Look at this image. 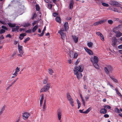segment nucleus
<instances>
[{"mask_svg":"<svg viewBox=\"0 0 122 122\" xmlns=\"http://www.w3.org/2000/svg\"><path fill=\"white\" fill-rule=\"evenodd\" d=\"M83 70V69L81 65L79 66L78 67L76 66L74 67V74L76 75L78 80H79L81 78L82 74L81 72H82Z\"/></svg>","mask_w":122,"mask_h":122,"instance_id":"f257e3e1","label":"nucleus"},{"mask_svg":"<svg viewBox=\"0 0 122 122\" xmlns=\"http://www.w3.org/2000/svg\"><path fill=\"white\" fill-rule=\"evenodd\" d=\"M91 60L95 67L97 69H99V67L98 64V57L97 56H95L93 58H91Z\"/></svg>","mask_w":122,"mask_h":122,"instance_id":"f03ea898","label":"nucleus"},{"mask_svg":"<svg viewBox=\"0 0 122 122\" xmlns=\"http://www.w3.org/2000/svg\"><path fill=\"white\" fill-rule=\"evenodd\" d=\"M50 83H47L46 85L44 86L43 88L41 89L40 91V92H46L50 88Z\"/></svg>","mask_w":122,"mask_h":122,"instance_id":"7ed1b4c3","label":"nucleus"},{"mask_svg":"<svg viewBox=\"0 0 122 122\" xmlns=\"http://www.w3.org/2000/svg\"><path fill=\"white\" fill-rule=\"evenodd\" d=\"M66 97L67 100L69 101V103L72 107L74 105L73 103L74 102L73 99L68 92H67L66 94Z\"/></svg>","mask_w":122,"mask_h":122,"instance_id":"20e7f679","label":"nucleus"},{"mask_svg":"<svg viewBox=\"0 0 122 122\" xmlns=\"http://www.w3.org/2000/svg\"><path fill=\"white\" fill-rule=\"evenodd\" d=\"M104 69L106 73L107 74H108L109 73L112 72V68L110 66H107L104 67Z\"/></svg>","mask_w":122,"mask_h":122,"instance_id":"39448f33","label":"nucleus"},{"mask_svg":"<svg viewBox=\"0 0 122 122\" xmlns=\"http://www.w3.org/2000/svg\"><path fill=\"white\" fill-rule=\"evenodd\" d=\"M109 4L112 5L117 7H119L121 5V4L118 2L113 0L110 1Z\"/></svg>","mask_w":122,"mask_h":122,"instance_id":"423d86ee","label":"nucleus"},{"mask_svg":"<svg viewBox=\"0 0 122 122\" xmlns=\"http://www.w3.org/2000/svg\"><path fill=\"white\" fill-rule=\"evenodd\" d=\"M117 28H114L113 30V31L116 34V36L117 37H119L122 36V33L119 31L116 30Z\"/></svg>","mask_w":122,"mask_h":122,"instance_id":"0eeeda50","label":"nucleus"},{"mask_svg":"<svg viewBox=\"0 0 122 122\" xmlns=\"http://www.w3.org/2000/svg\"><path fill=\"white\" fill-rule=\"evenodd\" d=\"M30 115V114L27 112L24 113L22 115L23 119L25 120L28 119Z\"/></svg>","mask_w":122,"mask_h":122,"instance_id":"6e6552de","label":"nucleus"},{"mask_svg":"<svg viewBox=\"0 0 122 122\" xmlns=\"http://www.w3.org/2000/svg\"><path fill=\"white\" fill-rule=\"evenodd\" d=\"M57 116L58 120H60L62 116V112L60 110H59L57 111Z\"/></svg>","mask_w":122,"mask_h":122,"instance_id":"1a4fd4ad","label":"nucleus"},{"mask_svg":"<svg viewBox=\"0 0 122 122\" xmlns=\"http://www.w3.org/2000/svg\"><path fill=\"white\" fill-rule=\"evenodd\" d=\"M91 110V107H89L88 108L87 110L86 111L84 112H83L82 111L83 110H79V112L81 113H87Z\"/></svg>","mask_w":122,"mask_h":122,"instance_id":"9d476101","label":"nucleus"},{"mask_svg":"<svg viewBox=\"0 0 122 122\" xmlns=\"http://www.w3.org/2000/svg\"><path fill=\"white\" fill-rule=\"evenodd\" d=\"M84 49L89 55H92L93 54V53L92 51L90 49H88L86 47H85Z\"/></svg>","mask_w":122,"mask_h":122,"instance_id":"9b49d317","label":"nucleus"},{"mask_svg":"<svg viewBox=\"0 0 122 122\" xmlns=\"http://www.w3.org/2000/svg\"><path fill=\"white\" fill-rule=\"evenodd\" d=\"M107 9L112 10L115 12H116L119 13L121 12L119 10L116 8H114L113 7L112 8H109L108 9Z\"/></svg>","mask_w":122,"mask_h":122,"instance_id":"f8f14e48","label":"nucleus"},{"mask_svg":"<svg viewBox=\"0 0 122 122\" xmlns=\"http://www.w3.org/2000/svg\"><path fill=\"white\" fill-rule=\"evenodd\" d=\"M74 4V2L73 0H71L70 2L69 5V9H70L72 10V9Z\"/></svg>","mask_w":122,"mask_h":122,"instance_id":"ddd939ff","label":"nucleus"},{"mask_svg":"<svg viewBox=\"0 0 122 122\" xmlns=\"http://www.w3.org/2000/svg\"><path fill=\"white\" fill-rule=\"evenodd\" d=\"M41 98L40 100V106L41 107L42 105V103L44 99V95L42 94L41 95Z\"/></svg>","mask_w":122,"mask_h":122,"instance_id":"4468645a","label":"nucleus"},{"mask_svg":"<svg viewBox=\"0 0 122 122\" xmlns=\"http://www.w3.org/2000/svg\"><path fill=\"white\" fill-rule=\"evenodd\" d=\"M61 31H60V32H59V33L61 36V38L63 39H64L65 38V37L66 36V34H65L64 32H61Z\"/></svg>","mask_w":122,"mask_h":122,"instance_id":"2eb2a0df","label":"nucleus"},{"mask_svg":"<svg viewBox=\"0 0 122 122\" xmlns=\"http://www.w3.org/2000/svg\"><path fill=\"white\" fill-rule=\"evenodd\" d=\"M26 36V34L25 33H22L20 35V36L19 38L20 40H22L24 38V37Z\"/></svg>","mask_w":122,"mask_h":122,"instance_id":"dca6fc26","label":"nucleus"},{"mask_svg":"<svg viewBox=\"0 0 122 122\" xmlns=\"http://www.w3.org/2000/svg\"><path fill=\"white\" fill-rule=\"evenodd\" d=\"M19 26H16L15 28H12V32H14L17 31V32H18L19 31L18 30L19 29Z\"/></svg>","mask_w":122,"mask_h":122,"instance_id":"f3484780","label":"nucleus"},{"mask_svg":"<svg viewBox=\"0 0 122 122\" xmlns=\"http://www.w3.org/2000/svg\"><path fill=\"white\" fill-rule=\"evenodd\" d=\"M72 37L74 41L76 43L78 41V38L75 36H72Z\"/></svg>","mask_w":122,"mask_h":122,"instance_id":"a211bd4d","label":"nucleus"},{"mask_svg":"<svg viewBox=\"0 0 122 122\" xmlns=\"http://www.w3.org/2000/svg\"><path fill=\"white\" fill-rule=\"evenodd\" d=\"M100 112L101 113L105 114L107 112V110L104 108H102L100 110Z\"/></svg>","mask_w":122,"mask_h":122,"instance_id":"6ab92c4d","label":"nucleus"},{"mask_svg":"<svg viewBox=\"0 0 122 122\" xmlns=\"http://www.w3.org/2000/svg\"><path fill=\"white\" fill-rule=\"evenodd\" d=\"M65 30L66 31L67 30L68 28V24L67 22H65L64 25Z\"/></svg>","mask_w":122,"mask_h":122,"instance_id":"aec40b11","label":"nucleus"},{"mask_svg":"<svg viewBox=\"0 0 122 122\" xmlns=\"http://www.w3.org/2000/svg\"><path fill=\"white\" fill-rule=\"evenodd\" d=\"M6 106L5 105H4L2 107L1 110H0V114L2 113L4 111L5 107Z\"/></svg>","mask_w":122,"mask_h":122,"instance_id":"412c9836","label":"nucleus"},{"mask_svg":"<svg viewBox=\"0 0 122 122\" xmlns=\"http://www.w3.org/2000/svg\"><path fill=\"white\" fill-rule=\"evenodd\" d=\"M117 40L116 39H114L112 41V45L113 46H115L117 44Z\"/></svg>","mask_w":122,"mask_h":122,"instance_id":"4be33fe9","label":"nucleus"},{"mask_svg":"<svg viewBox=\"0 0 122 122\" xmlns=\"http://www.w3.org/2000/svg\"><path fill=\"white\" fill-rule=\"evenodd\" d=\"M8 25H9V27H14L15 26V24H12L11 23H8Z\"/></svg>","mask_w":122,"mask_h":122,"instance_id":"5701e85b","label":"nucleus"},{"mask_svg":"<svg viewBox=\"0 0 122 122\" xmlns=\"http://www.w3.org/2000/svg\"><path fill=\"white\" fill-rule=\"evenodd\" d=\"M56 20L57 22L59 23H61V19L59 17H58V16L56 18Z\"/></svg>","mask_w":122,"mask_h":122,"instance_id":"b1692460","label":"nucleus"},{"mask_svg":"<svg viewBox=\"0 0 122 122\" xmlns=\"http://www.w3.org/2000/svg\"><path fill=\"white\" fill-rule=\"evenodd\" d=\"M30 25V24L29 23H25L23 24V26L24 27H28Z\"/></svg>","mask_w":122,"mask_h":122,"instance_id":"393cba45","label":"nucleus"},{"mask_svg":"<svg viewBox=\"0 0 122 122\" xmlns=\"http://www.w3.org/2000/svg\"><path fill=\"white\" fill-rule=\"evenodd\" d=\"M106 21V19H103L101 20H100L99 21V25L102 24L104 23Z\"/></svg>","mask_w":122,"mask_h":122,"instance_id":"a878e982","label":"nucleus"},{"mask_svg":"<svg viewBox=\"0 0 122 122\" xmlns=\"http://www.w3.org/2000/svg\"><path fill=\"white\" fill-rule=\"evenodd\" d=\"M38 26H37V25H35L32 29V32H34L38 28Z\"/></svg>","mask_w":122,"mask_h":122,"instance_id":"bb28decb","label":"nucleus"},{"mask_svg":"<svg viewBox=\"0 0 122 122\" xmlns=\"http://www.w3.org/2000/svg\"><path fill=\"white\" fill-rule=\"evenodd\" d=\"M87 45L89 47H92L93 45V43L92 42H90L87 43Z\"/></svg>","mask_w":122,"mask_h":122,"instance_id":"cd10ccee","label":"nucleus"},{"mask_svg":"<svg viewBox=\"0 0 122 122\" xmlns=\"http://www.w3.org/2000/svg\"><path fill=\"white\" fill-rule=\"evenodd\" d=\"M48 80V78L47 77L46 79H44L43 81V84H46Z\"/></svg>","mask_w":122,"mask_h":122,"instance_id":"c85d7f7f","label":"nucleus"},{"mask_svg":"<svg viewBox=\"0 0 122 122\" xmlns=\"http://www.w3.org/2000/svg\"><path fill=\"white\" fill-rule=\"evenodd\" d=\"M49 73L50 75H52L53 73V71L51 69H48Z\"/></svg>","mask_w":122,"mask_h":122,"instance_id":"c756f323","label":"nucleus"},{"mask_svg":"<svg viewBox=\"0 0 122 122\" xmlns=\"http://www.w3.org/2000/svg\"><path fill=\"white\" fill-rule=\"evenodd\" d=\"M102 5L103 6L105 7H107L109 6V5L108 4L104 2L102 3Z\"/></svg>","mask_w":122,"mask_h":122,"instance_id":"7c9ffc66","label":"nucleus"},{"mask_svg":"<svg viewBox=\"0 0 122 122\" xmlns=\"http://www.w3.org/2000/svg\"><path fill=\"white\" fill-rule=\"evenodd\" d=\"M18 51L22 50L23 47L22 46L19 45V43H18Z\"/></svg>","mask_w":122,"mask_h":122,"instance_id":"2f4dec72","label":"nucleus"},{"mask_svg":"<svg viewBox=\"0 0 122 122\" xmlns=\"http://www.w3.org/2000/svg\"><path fill=\"white\" fill-rule=\"evenodd\" d=\"M35 6L36 10L37 11H39L40 9V7L37 4H36V5Z\"/></svg>","mask_w":122,"mask_h":122,"instance_id":"473e14b6","label":"nucleus"},{"mask_svg":"<svg viewBox=\"0 0 122 122\" xmlns=\"http://www.w3.org/2000/svg\"><path fill=\"white\" fill-rule=\"evenodd\" d=\"M103 107L105 109H110L111 108V107L110 106L108 105H106L104 106Z\"/></svg>","mask_w":122,"mask_h":122,"instance_id":"72a5a7b5","label":"nucleus"},{"mask_svg":"<svg viewBox=\"0 0 122 122\" xmlns=\"http://www.w3.org/2000/svg\"><path fill=\"white\" fill-rule=\"evenodd\" d=\"M101 39L103 41H104V38L103 35L102 34L100 36Z\"/></svg>","mask_w":122,"mask_h":122,"instance_id":"f704fd0d","label":"nucleus"},{"mask_svg":"<svg viewBox=\"0 0 122 122\" xmlns=\"http://www.w3.org/2000/svg\"><path fill=\"white\" fill-rule=\"evenodd\" d=\"M107 21L109 24L111 25L113 23V21L112 20H108Z\"/></svg>","mask_w":122,"mask_h":122,"instance_id":"c9c22d12","label":"nucleus"},{"mask_svg":"<svg viewBox=\"0 0 122 122\" xmlns=\"http://www.w3.org/2000/svg\"><path fill=\"white\" fill-rule=\"evenodd\" d=\"M30 39V38L29 37H28L25 39L24 42L26 43L27 41H28Z\"/></svg>","mask_w":122,"mask_h":122,"instance_id":"e433bc0d","label":"nucleus"},{"mask_svg":"<svg viewBox=\"0 0 122 122\" xmlns=\"http://www.w3.org/2000/svg\"><path fill=\"white\" fill-rule=\"evenodd\" d=\"M31 29H30L28 30H27L25 31V32L26 33H31Z\"/></svg>","mask_w":122,"mask_h":122,"instance_id":"4c0bfd02","label":"nucleus"},{"mask_svg":"<svg viewBox=\"0 0 122 122\" xmlns=\"http://www.w3.org/2000/svg\"><path fill=\"white\" fill-rule=\"evenodd\" d=\"M78 55V54L76 52L75 53L74 55V58H76Z\"/></svg>","mask_w":122,"mask_h":122,"instance_id":"58836bf2","label":"nucleus"},{"mask_svg":"<svg viewBox=\"0 0 122 122\" xmlns=\"http://www.w3.org/2000/svg\"><path fill=\"white\" fill-rule=\"evenodd\" d=\"M99 25V21H97L96 22L94 23L93 24V25L94 26H96V25Z\"/></svg>","mask_w":122,"mask_h":122,"instance_id":"ea45409f","label":"nucleus"},{"mask_svg":"<svg viewBox=\"0 0 122 122\" xmlns=\"http://www.w3.org/2000/svg\"><path fill=\"white\" fill-rule=\"evenodd\" d=\"M1 28L2 29H3L5 30H8L7 28L6 27L4 26H1Z\"/></svg>","mask_w":122,"mask_h":122,"instance_id":"a19ab883","label":"nucleus"},{"mask_svg":"<svg viewBox=\"0 0 122 122\" xmlns=\"http://www.w3.org/2000/svg\"><path fill=\"white\" fill-rule=\"evenodd\" d=\"M115 111L116 112L118 113H119L120 112L119 109L117 108H115Z\"/></svg>","mask_w":122,"mask_h":122,"instance_id":"79ce46f5","label":"nucleus"},{"mask_svg":"<svg viewBox=\"0 0 122 122\" xmlns=\"http://www.w3.org/2000/svg\"><path fill=\"white\" fill-rule=\"evenodd\" d=\"M76 102L78 105H81V104L79 100L78 99H76Z\"/></svg>","mask_w":122,"mask_h":122,"instance_id":"37998d69","label":"nucleus"},{"mask_svg":"<svg viewBox=\"0 0 122 122\" xmlns=\"http://www.w3.org/2000/svg\"><path fill=\"white\" fill-rule=\"evenodd\" d=\"M20 70L19 69L18 67H17L15 70V72L18 73L20 71Z\"/></svg>","mask_w":122,"mask_h":122,"instance_id":"c03bdc74","label":"nucleus"},{"mask_svg":"<svg viewBox=\"0 0 122 122\" xmlns=\"http://www.w3.org/2000/svg\"><path fill=\"white\" fill-rule=\"evenodd\" d=\"M5 30L3 29H1L0 30V34L4 33L5 32Z\"/></svg>","mask_w":122,"mask_h":122,"instance_id":"a18cd8bd","label":"nucleus"},{"mask_svg":"<svg viewBox=\"0 0 122 122\" xmlns=\"http://www.w3.org/2000/svg\"><path fill=\"white\" fill-rule=\"evenodd\" d=\"M46 106V104L43 103V111H44L45 110Z\"/></svg>","mask_w":122,"mask_h":122,"instance_id":"49530a36","label":"nucleus"},{"mask_svg":"<svg viewBox=\"0 0 122 122\" xmlns=\"http://www.w3.org/2000/svg\"><path fill=\"white\" fill-rule=\"evenodd\" d=\"M96 34L97 35L99 36H100V35L102 34V33L100 32H96Z\"/></svg>","mask_w":122,"mask_h":122,"instance_id":"de8ad7c7","label":"nucleus"},{"mask_svg":"<svg viewBox=\"0 0 122 122\" xmlns=\"http://www.w3.org/2000/svg\"><path fill=\"white\" fill-rule=\"evenodd\" d=\"M19 53H20V54H23V52L22 50H19Z\"/></svg>","mask_w":122,"mask_h":122,"instance_id":"09e8293b","label":"nucleus"},{"mask_svg":"<svg viewBox=\"0 0 122 122\" xmlns=\"http://www.w3.org/2000/svg\"><path fill=\"white\" fill-rule=\"evenodd\" d=\"M48 6L50 9H51L52 7V5L51 4L48 5Z\"/></svg>","mask_w":122,"mask_h":122,"instance_id":"8fccbe9b","label":"nucleus"},{"mask_svg":"<svg viewBox=\"0 0 122 122\" xmlns=\"http://www.w3.org/2000/svg\"><path fill=\"white\" fill-rule=\"evenodd\" d=\"M9 37V38H11V36L10 35V34H7L6 35V37Z\"/></svg>","mask_w":122,"mask_h":122,"instance_id":"3c124183","label":"nucleus"},{"mask_svg":"<svg viewBox=\"0 0 122 122\" xmlns=\"http://www.w3.org/2000/svg\"><path fill=\"white\" fill-rule=\"evenodd\" d=\"M53 15L54 17H56V16H57V13H56V12H55V13H53Z\"/></svg>","mask_w":122,"mask_h":122,"instance_id":"603ef678","label":"nucleus"},{"mask_svg":"<svg viewBox=\"0 0 122 122\" xmlns=\"http://www.w3.org/2000/svg\"><path fill=\"white\" fill-rule=\"evenodd\" d=\"M117 94L119 95L121 97H122V96L121 95V93L119 92V91H117Z\"/></svg>","mask_w":122,"mask_h":122,"instance_id":"864d4df0","label":"nucleus"},{"mask_svg":"<svg viewBox=\"0 0 122 122\" xmlns=\"http://www.w3.org/2000/svg\"><path fill=\"white\" fill-rule=\"evenodd\" d=\"M104 117L105 118H107L109 117V115L107 114H105L104 115Z\"/></svg>","mask_w":122,"mask_h":122,"instance_id":"5fc2aeb1","label":"nucleus"},{"mask_svg":"<svg viewBox=\"0 0 122 122\" xmlns=\"http://www.w3.org/2000/svg\"><path fill=\"white\" fill-rule=\"evenodd\" d=\"M18 73L16 72L15 71V73H14L13 74V75L14 76H16L17 75H18Z\"/></svg>","mask_w":122,"mask_h":122,"instance_id":"6e6d98bb","label":"nucleus"},{"mask_svg":"<svg viewBox=\"0 0 122 122\" xmlns=\"http://www.w3.org/2000/svg\"><path fill=\"white\" fill-rule=\"evenodd\" d=\"M80 97H81V99L82 100H84V99H83V98L82 96V95L81 94H80Z\"/></svg>","mask_w":122,"mask_h":122,"instance_id":"4d7b16f0","label":"nucleus"},{"mask_svg":"<svg viewBox=\"0 0 122 122\" xmlns=\"http://www.w3.org/2000/svg\"><path fill=\"white\" fill-rule=\"evenodd\" d=\"M118 48L119 49H122V45H120L118 46Z\"/></svg>","mask_w":122,"mask_h":122,"instance_id":"13d9d810","label":"nucleus"},{"mask_svg":"<svg viewBox=\"0 0 122 122\" xmlns=\"http://www.w3.org/2000/svg\"><path fill=\"white\" fill-rule=\"evenodd\" d=\"M44 32H42V33H41L40 35V37H41L44 34Z\"/></svg>","mask_w":122,"mask_h":122,"instance_id":"bf43d9fd","label":"nucleus"},{"mask_svg":"<svg viewBox=\"0 0 122 122\" xmlns=\"http://www.w3.org/2000/svg\"><path fill=\"white\" fill-rule=\"evenodd\" d=\"M82 101L83 102V105L84 106H85V101L84 100H82Z\"/></svg>","mask_w":122,"mask_h":122,"instance_id":"052dcab7","label":"nucleus"},{"mask_svg":"<svg viewBox=\"0 0 122 122\" xmlns=\"http://www.w3.org/2000/svg\"><path fill=\"white\" fill-rule=\"evenodd\" d=\"M64 31V30H63V29H61L60 30H59L58 31V33H59V32H60V31L61 32V33L63 32V31Z\"/></svg>","mask_w":122,"mask_h":122,"instance_id":"680f3d73","label":"nucleus"},{"mask_svg":"<svg viewBox=\"0 0 122 122\" xmlns=\"http://www.w3.org/2000/svg\"><path fill=\"white\" fill-rule=\"evenodd\" d=\"M112 80L115 82H116V83H117V80L116 79H115V78H114V79H113Z\"/></svg>","mask_w":122,"mask_h":122,"instance_id":"e2e57ef3","label":"nucleus"},{"mask_svg":"<svg viewBox=\"0 0 122 122\" xmlns=\"http://www.w3.org/2000/svg\"><path fill=\"white\" fill-rule=\"evenodd\" d=\"M86 100L87 101V100H88L89 99V97H85Z\"/></svg>","mask_w":122,"mask_h":122,"instance_id":"0e129e2a","label":"nucleus"},{"mask_svg":"<svg viewBox=\"0 0 122 122\" xmlns=\"http://www.w3.org/2000/svg\"><path fill=\"white\" fill-rule=\"evenodd\" d=\"M99 2H101L102 4V3L103 2V0H97Z\"/></svg>","mask_w":122,"mask_h":122,"instance_id":"69168bd1","label":"nucleus"},{"mask_svg":"<svg viewBox=\"0 0 122 122\" xmlns=\"http://www.w3.org/2000/svg\"><path fill=\"white\" fill-rule=\"evenodd\" d=\"M16 81V80H15V79L14 81L12 82V83H11V84H12L13 85L14 83H15V82Z\"/></svg>","mask_w":122,"mask_h":122,"instance_id":"338daca9","label":"nucleus"},{"mask_svg":"<svg viewBox=\"0 0 122 122\" xmlns=\"http://www.w3.org/2000/svg\"><path fill=\"white\" fill-rule=\"evenodd\" d=\"M110 77L112 80L114 79V77L113 76H109Z\"/></svg>","mask_w":122,"mask_h":122,"instance_id":"774afa93","label":"nucleus"}]
</instances>
